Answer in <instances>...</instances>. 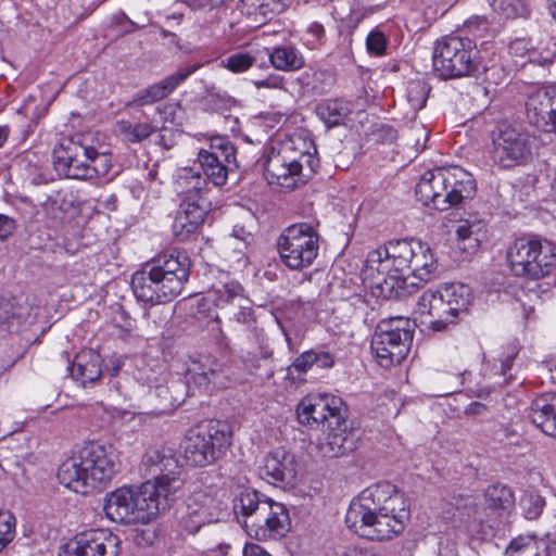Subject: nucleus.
<instances>
[{
	"mask_svg": "<svg viewBox=\"0 0 556 556\" xmlns=\"http://www.w3.org/2000/svg\"><path fill=\"white\" fill-rule=\"evenodd\" d=\"M511 274L528 280H540L556 269V244L539 237L515 239L506 249Z\"/></svg>",
	"mask_w": 556,
	"mask_h": 556,
	"instance_id": "nucleus-8",
	"label": "nucleus"
},
{
	"mask_svg": "<svg viewBox=\"0 0 556 556\" xmlns=\"http://www.w3.org/2000/svg\"><path fill=\"white\" fill-rule=\"evenodd\" d=\"M416 241L414 239L390 241L368 253L366 269L370 271L371 276L374 273L382 276V280L378 285L383 282L390 286L391 290L402 289L401 279L405 277L404 273L412 265Z\"/></svg>",
	"mask_w": 556,
	"mask_h": 556,
	"instance_id": "nucleus-12",
	"label": "nucleus"
},
{
	"mask_svg": "<svg viewBox=\"0 0 556 556\" xmlns=\"http://www.w3.org/2000/svg\"><path fill=\"white\" fill-rule=\"evenodd\" d=\"M432 64L443 79L470 76L478 67L476 43L468 37H443L435 42Z\"/></svg>",
	"mask_w": 556,
	"mask_h": 556,
	"instance_id": "nucleus-10",
	"label": "nucleus"
},
{
	"mask_svg": "<svg viewBox=\"0 0 556 556\" xmlns=\"http://www.w3.org/2000/svg\"><path fill=\"white\" fill-rule=\"evenodd\" d=\"M55 170L71 179L89 180L105 176L111 167V155L94 144L93 132H78L64 138L53 150Z\"/></svg>",
	"mask_w": 556,
	"mask_h": 556,
	"instance_id": "nucleus-4",
	"label": "nucleus"
},
{
	"mask_svg": "<svg viewBox=\"0 0 556 556\" xmlns=\"http://www.w3.org/2000/svg\"><path fill=\"white\" fill-rule=\"evenodd\" d=\"M315 364L319 368H331L334 365V357L329 352H315Z\"/></svg>",
	"mask_w": 556,
	"mask_h": 556,
	"instance_id": "nucleus-55",
	"label": "nucleus"
},
{
	"mask_svg": "<svg viewBox=\"0 0 556 556\" xmlns=\"http://www.w3.org/2000/svg\"><path fill=\"white\" fill-rule=\"evenodd\" d=\"M231 445L229 426L219 420H203L190 428L180 444V454L190 467H206L222 458Z\"/></svg>",
	"mask_w": 556,
	"mask_h": 556,
	"instance_id": "nucleus-7",
	"label": "nucleus"
},
{
	"mask_svg": "<svg viewBox=\"0 0 556 556\" xmlns=\"http://www.w3.org/2000/svg\"><path fill=\"white\" fill-rule=\"evenodd\" d=\"M118 470V457L112 445L85 442L58 470L61 484L75 493L88 494L103 489Z\"/></svg>",
	"mask_w": 556,
	"mask_h": 556,
	"instance_id": "nucleus-3",
	"label": "nucleus"
},
{
	"mask_svg": "<svg viewBox=\"0 0 556 556\" xmlns=\"http://www.w3.org/2000/svg\"><path fill=\"white\" fill-rule=\"evenodd\" d=\"M319 233L309 223H296L282 230L277 239V251L285 266L291 270L309 267L319 251Z\"/></svg>",
	"mask_w": 556,
	"mask_h": 556,
	"instance_id": "nucleus-11",
	"label": "nucleus"
},
{
	"mask_svg": "<svg viewBox=\"0 0 556 556\" xmlns=\"http://www.w3.org/2000/svg\"><path fill=\"white\" fill-rule=\"evenodd\" d=\"M307 31L317 40H320V39H323L325 37V28L318 22H313L308 26Z\"/></svg>",
	"mask_w": 556,
	"mask_h": 556,
	"instance_id": "nucleus-59",
	"label": "nucleus"
},
{
	"mask_svg": "<svg viewBox=\"0 0 556 556\" xmlns=\"http://www.w3.org/2000/svg\"><path fill=\"white\" fill-rule=\"evenodd\" d=\"M516 355H517V352H516L515 348H510V351L506 355L498 358V362L501 363L498 372L501 375L505 376L507 374V371H509L511 369V366H513Z\"/></svg>",
	"mask_w": 556,
	"mask_h": 556,
	"instance_id": "nucleus-54",
	"label": "nucleus"
},
{
	"mask_svg": "<svg viewBox=\"0 0 556 556\" xmlns=\"http://www.w3.org/2000/svg\"><path fill=\"white\" fill-rule=\"evenodd\" d=\"M200 67V64H193L191 66L180 68L161 81L149 86L141 92V104L154 103L165 99Z\"/></svg>",
	"mask_w": 556,
	"mask_h": 556,
	"instance_id": "nucleus-26",
	"label": "nucleus"
},
{
	"mask_svg": "<svg viewBox=\"0 0 556 556\" xmlns=\"http://www.w3.org/2000/svg\"><path fill=\"white\" fill-rule=\"evenodd\" d=\"M70 372L83 387L97 381L102 372L101 356L92 350L78 353L70 366Z\"/></svg>",
	"mask_w": 556,
	"mask_h": 556,
	"instance_id": "nucleus-29",
	"label": "nucleus"
},
{
	"mask_svg": "<svg viewBox=\"0 0 556 556\" xmlns=\"http://www.w3.org/2000/svg\"><path fill=\"white\" fill-rule=\"evenodd\" d=\"M554 98H556V87H546L531 92L526 102L530 123L545 132L549 130Z\"/></svg>",
	"mask_w": 556,
	"mask_h": 556,
	"instance_id": "nucleus-25",
	"label": "nucleus"
},
{
	"mask_svg": "<svg viewBox=\"0 0 556 556\" xmlns=\"http://www.w3.org/2000/svg\"><path fill=\"white\" fill-rule=\"evenodd\" d=\"M536 137L527 129L503 124L493 132L490 156L502 168L529 163L536 150Z\"/></svg>",
	"mask_w": 556,
	"mask_h": 556,
	"instance_id": "nucleus-13",
	"label": "nucleus"
},
{
	"mask_svg": "<svg viewBox=\"0 0 556 556\" xmlns=\"http://www.w3.org/2000/svg\"><path fill=\"white\" fill-rule=\"evenodd\" d=\"M207 179L194 167L179 168L175 179V191L181 200L205 199Z\"/></svg>",
	"mask_w": 556,
	"mask_h": 556,
	"instance_id": "nucleus-28",
	"label": "nucleus"
},
{
	"mask_svg": "<svg viewBox=\"0 0 556 556\" xmlns=\"http://www.w3.org/2000/svg\"><path fill=\"white\" fill-rule=\"evenodd\" d=\"M235 316L239 323H249L252 319V309L249 307H241V311L238 312Z\"/></svg>",
	"mask_w": 556,
	"mask_h": 556,
	"instance_id": "nucleus-60",
	"label": "nucleus"
},
{
	"mask_svg": "<svg viewBox=\"0 0 556 556\" xmlns=\"http://www.w3.org/2000/svg\"><path fill=\"white\" fill-rule=\"evenodd\" d=\"M261 472L270 478L274 483L293 484L298 475L295 456L285 448L278 447L264 457Z\"/></svg>",
	"mask_w": 556,
	"mask_h": 556,
	"instance_id": "nucleus-23",
	"label": "nucleus"
},
{
	"mask_svg": "<svg viewBox=\"0 0 556 556\" xmlns=\"http://www.w3.org/2000/svg\"><path fill=\"white\" fill-rule=\"evenodd\" d=\"M249 536L257 541L276 540L285 536L291 529V519L288 508L270 500L262 505L256 517L249 521H241Z\"/></svg>",
	"mask_w": 556,
	"mask_h": 556,
	"instance_id": "nucleus-17",
	"label": "nucleus"
},
{
	"mask_svg": "<svg viewBox=\"0 0 556 556\" xmlns=\"http://www.w3.org/2000/svg\"><path fill=\"white\" fill-rule=\"evenodd\" d=\"M73 206V202L66 199V194L60 191L54 192L49 195L47 201L45 202V207L47 211L52 212L55 217H58V212L66 213Z\"/></svg>",
	"mask_w": 556,
	"mask_h": 556,
	"instance_id": "nucleus-45",
	"label": "nucleus"
},
{
	"mask_svg": "<svg viewBox=\"0 0 556 556\" xmlns=\"http://www.w3.org/2000/svg\"><path fill=\"white\" fill-rule=\"evenodd\" d=\"M533 47L531 41L527 38H517L509 43V53L515 56L523 58L529 55L532 61Z\"/></svg>",
	"mask_w": 556,
	"mask_h": 556,
	"instance_id": "nucleus-50",
	"label": "nucleus"
},
{
	"mask_svg": "<svg viewBox=\"0 0 556 556\" xmlns=\"http://www.w3.org/2000/svg\"><path fill=\"white\" fill-rule=\"evenodd\" d=\"M548 370L551 371V379L556 382V362L549 365Z\"/></svg>",
	"mask_w": 556,
	"mask_h": 556,
	"instance_id": "nucleus-64",
	"label": "nucleus"
},
{
	"mask_svg": "<svg viewBox=\"0 0 556 556\" xmlns=\"http://www.w3.org/2000/svg\"><path fill=\"white\" fill-rule=\"evenodd\" d=\"M156 129H159V125H153V126H151V125L142 126L141 125V130H140L141 139L144 138V137H148L150 134H152Z\"/></svg>",
	"mask_w": 556,
	"mask_h": 556,
	"instance_id": "nucleus-63",
	"label": "nucleus"
},
{
	"mask_svg": "<svg viewBox=\"0 0 556 556\" xmlns=\"http://www.w3.org/2000/svg\"><path fill=\"white\" fill-rule=\"evenodd\" d=\"M413 341L409 320L395 317L381 320L371 338V351L381 367L400 364L407 355Z\"/></svg>",
	"mask_w": 556,
	"mask_h": 556,
	"instance_id": "nucleus-14",
	"label": "nucleus"
},
{
	"mask_svg": "<svg viewBox=\"0 0 556 556\" xmlns=\"http://www.w3.org/2000/svg\"><path fill=\"white\" fill-rule=\"evenodd\" d=\"M198 162L207 180L214 186H224L230 166L237 167L235 146L227 137H210L206 146L199 149Z\"/></svg>",
	"mask_w": 556,
	"mask_h": 556,
	"instance_id": "nucleus-15",
	"label": "nucleus"
},
{
	"mask_svg": "<svg viewBox=\"0 0 556 556\" xmlns=\"http://www.w3.org/2000/svg\"><path fill=\"white\" fill-rule=\"evenodd\" d=\"M135 422V426L131 428V430H135L136 429V414L135 413H131V412H121L118 413L117 416L114 417V422L115 425H118L119 428L122 429L124 426H126V424L128 422Z\"/></svg>",
	"mask_w": 556,
	"mask_h": 556,
	"instance_id": "nucleus-57",
	"label": "nucleus"
},
{
	"mask_svg": "<svg viewBox=\"0 0 556 556\" xmlns=\"http://www.w3.org/2000/svg\"><path fill=\"white\" fill-rule=\"evenodd\" d=\"M535 556H556V542L541 540Z\"/></svg>",
	"mask_w": 556,
	"mask_h": 556,
	"instance_id": "nucleus-56",
	"label": "nucleus"
},
{
	"mask_svg": "<svg viewBox=\"0 0 556 556\" xmlns=\"http://www.w3.org/2000/svg\"><path fill=\"white\" fill-rule=\"evenodd\" d=\"M207 213L206 199L181 200L180 208L177 212L184 218L190 220L198 227L203 223Z\"/></svg>",
	"mask_w": 556,
	"mask_h": 556,
	"instance_id": "nucleus-36",
	"label": "nucleus"
},
{
	"mask_svg": "<svg viewBox=\"0 0 556 556\" xmlns=\"http://www.w3.org/2000/svg\"><path fill=\"white\" fill-rule=\"evenodd\" d=\"M119 539L108 529H90L76 534L59 556H117Z\"/></svg>",
	"mask_w": 556,
	"mask_h": 556,
	"instance_id": "nucleus-18",
	"label": "nucleus"
},
{
	"mask_svg": "<svg viewBox=\"0 0 556 556\" xmlns=\"http://www.w3.org/2000/svg\"><path fill=\"white\" fill-rule=\"evenodd\" d=\"M114 132L126 143H136L139 141L138 124L126 119H119L114 125Z\"/></svg>",
	"mask_w": 556,
	"mask_h": 556,
	"instance_id": "nucleus-44",
	"label": "nucleus"
},
{
	"mask_svg": "<svg viewBox=\"0 0 556 556\" xmlns=\"http://www.w3.org/2000/svg\"><path fill=\"white\" fill-rule=\"evenodd\" d=\"M16 230V220L4 214H0V241H5Z\"/></svg>",
	"mask_w": 556,
	"mask_h": 556,
	"instance_id": "nucleus-52",
	"label": "nucleus"
},
{
	"mask_svg": "<svg viewBox=\"0 0 556 556\" xmlns=\"http://www.w3.org/2000/svg\"><path fill=\"white\" fill-rule=\"evenodd\" d=\"M476 193L473 176L458 166L425 172L415 187L417 200L425 206L446 211Z\"/></svg>",
	"mask_w": 556,
	"mask_h": 556,
	"instance_id": "nucleus-5",
	"label": "nucleus"
},
{
	"mask_svg": "<svg viewBox=\"0 0 556 556\" xmlns=\"http://www.w3.org/2000/svg\"><path fill=\"white\" fill-rule=\"evenodd\" d=\"M175 295L164 294L161 290V283L151 282L149 275L141 274V302L155 304L169 301Z\"/></svg>",
	"mask_w": 556,
	"mask_h": 556,
	"instance_id": "nucleus-38",
	"label": "nucleus"
},
{
	"mask_svg": "<svg viewBox=\"0 0 556 556\" xmlns=\"http://www.w3.org/2000/svg\"><path fill=\"white\" fill-rule=\"evenodd\" d=\"M523 516L529 519H536L545 506L544 498L535 492L529 491L520 500Z\"/></svg>",
	"mask_w": 556,
	"mask_h": 556,
	"instance_id": "nucleus-39",
	"label": "nucleus"
},
{
	"mask_svg": "<svg viewBox=\"0 0 556 556\" xmlns=\"http://www.w3.org/2000/svg\"><path fill=\"white\" fill-rule=\"evenodd\" d=\"M270 498L253 491H242L233 501V510L237 516L243 517L242 521H249L256 517L262 505H266Z\"/></svg>",
	"mask_w": 556,
	"mask_h": 556,
	"instance_id": "nucleus-34",
	"label": "nucleus"
},
{
	"mask_svg": "<svg viewBox=\"0 0 556 556\" xmlns=\"http://www.w3.org/2000/svg\"><path fill=\"white\" fill-rule=\"evenodd\" d=\"M438 264L434 255L427 243L419 240L416 241L414 248V255L412 257V265L407 270L409 275L401 279L402 290L408 287H418L419 283H426L430 281L437 270Z\"/></svg>",
	"mask_w": 556,
	"mask_h": 556,
	"instance_id": "nucleus-24",
	"label": "nucleus"
},
{
	"mask_svg": "<svg viewBox=\"0 0 556 556\" xmlns=\"http://www.w3.org/2000/svg\"><path fill=\"white\" fill-rule=\"evenodd\" d=\"M142 466L153 475L141 483V523H146L169 510L185 479L172 450L165 446L149 447L141 457Z\"/></svg>",
	"mask_w": 556,
	"mask_h": 556,
	"instance_id": "nucleus-2",
	"label": "nucleus"
},
{
	"mask_svg": "<svg viewBox=\"0 0 556 556\" xmlns=\"http://www.w3.org/2000/svg\"><path fill=\"white\" fill-rule=\"evenodd\" d=\"M223 366L217 358L211 354H195L188 357L186 362L187 389L190 384L194 388L208 391L211 386L218 383Z\"/></svg>",
	"mask_w": 556,
	"mask_h": 556,
	"instance_id": "nucleus-22",
	"label": "nucleus"
},
{
	"mask_svg": "<svg viewBox=\"0 0 556 556\" xmlns=\"http://www.w3.org/2000/svg\"><path fill=\"white\" fill-rule=\"evenodd\" d=\"M328 432L318 442L317 448L324 457L336 458L353 452L357 446L358 431L350 427L340 416L339 420L329 425Z\"/></svg>",
	"mask_w": 556,
	"mask_h": 556,
	"instance_id": "nucleus-21",
	"label": "nucleus"
},
{
	"mask_svg": "<svg viewBox=\"0 0 556 556\" xmlns=\"http://www.w3.org/2000/svg\"><path fill=\"white\" fill-rule=\"evenodd\" d=\"M530 419L542 432L556 437V394L536 397L531 405Z\"/></svg>",
	"mask_w": 556,
	"mask_h": 556,
	"instance_id": "nucleus-27",
	"label": "nucleus"
},
{
	"mask_svg": "<svg viewBox=\"0 0 556 556\" xmlns=\"http://www.w3.org/2000/svg\"><path fill=\"white\" fill-rule=\"evenodd\" d=\"M388 39L379 29H372L366 38V48L369 54L382 56L386 54Z\"/></svg>",
	"mask_w": 556,
	"mask_h": 556,
	"instance_id": "nucleus-43",
	"label": "nucleus"
},
{
	"mask_svg": "<svg viewBox=\"0 0 556 556\" xmlns=\"http://www.w3.org/2000/svg\"><path fill=\"white\" fill-rule=\"evenodd\" d=\"M268 58L271 66L282 72L299 71L305 63L302 53L293 46L275 47Z\"/></svg>",
	"mask_w": 556,
	"mask_h": 556,
	"instance_id": "nucleus-33",
	"label": "nucleus"
},
{
	"mask_svg": "<svg viewBox=\"0 0 556 556\" xmlns=\"http://www.w3.org/2000/svg\"><path fill=\"white\" fill-rule=\"evenodd\" d=\"M256 64V56L251 52H236L222 60V66L235 74L248 72Z\"/></svg>",
	"mask_w": 556,
	"mask_h": 556,
	"instance_id": "nucleus-37",
	"label": "nucleus"
},
{
	"mask_svg": "<svg viewBox=\"0 0 556 556\" xmlns=\"http://www.w3.org/2000/svg\"><path fill=\"white\" fill-rule=\"evenodd\" d=\"M494 11L505 15L507 18L525 16L527 8L522 0H488Z\"/></svg>",
	"mask_w": 556,
	"mask_h": 556,
	"instance_id": "nucleus-41",
	"label": "nucleus"
},
{
	"mask_svg": "<svg viewBox=\"0 0 556 556\" xmlns=\"http://www.w3.org/2000/svg\"><path fill=\"white\" fill-rule=\"evenodd\" d=\"M142 275H149L151 282L161 283V290L167 295H179L190 275V262L185 255L163 256L141 268Z\"/></svg>",
	"mask_w": 556,
	"mask_h": 556,
	"instance_id": "nucleus-16",
	"label": "nucleus"
},
{
	"mask_svg": "<svg viewBox=\"0 0 556 556\" xmlns=\"http://www.w3.org/2000/svg\"><path fill=\"white\" fill-rule=\"evenodd\" d=\"M173 233L179 241L187 240L192 233L198 230V226L190 220L184 218L179 214L176 215L173 223Z\"/></svg>",
	"mask_w": 556,
	"mask_h": 556,
	"instance_id": "nucleus-47",
	"label": "nucleus"
},
{
	"mask_svg": "<svg viewBox=\"0 0 556 556\" xmlns=\"http://www.w3.org/2000/svg\"><path fill=\"white\" fill-rule=\"evenodd\" d=\"M252 83L256 89H262V88L282 89L283 88V78L276 74H270L263 79H254V80H252Z\"/></svg>",
	"mask_w": 556,
	"mask_h": 556,
	"instance_id": "nucleus-51",
	"label": "nucleus"
},
{
	"mask_svg": "<svg viewBox=\"0 0 556 556\" xmlns=\"http://www.w3.org/2000/svg\"><path fill=\"white\" fill-rule=\"evenodd\" d=\"M428 92V88L424 81L412 80L408 83L406 98L413 110L419 111L425 108Z\"/></svg>",
	"mask_w": 556,
	"mask_h": 556,
	"instance_id": "nucleus-40",
	"label": "nucleus"
},
{
	"mask_svg": "<svg viewBox=\"0 0 556 556\" xmlns=\"http://www.w3.org/2000/svg\"><path fill=\"white\" fill-rule=\"evenodd\" d=\"M212 503L213 496L208 489L193 485L190 495L186 500V514L192 521L191 526H187L190 530H199L206 522Z\"/></svg>",
	"mask_w": 556,
	"mask_h": 556,
	"instance_id": "nucleus-30",
	"label": "nucleus"
},
{
	"mask_svg": "<svg viewBox=\"0 0 556 556\" xmlns=\"http://www.w3.org/2000/svg\"><path fill=\"white\" fill-rule=\"evenodd\" d=\"M409 517V504L404 493L390 482H378L351 501L345 523L357 535L382 542L401 534Z\"/></svg>",
	"mask_w": 556,
	"mask_h": 556,
	"instance_id": "nucleus-1",
	"label": "nucleus"
},
{
	"mask_svg": "<svg viewBox=\"0 0 556 556\" xmlns=\"http://www.w3.org/2000/svg\"><path fill=\"white\" fill-rule=\"evenodd\" d=\"M342 401L327 394L307 395L298 405L296 415L300 424L311 428L320 425H333L342 416Z\"/></svg>",
	"mask_w": 556,
	"mask_h": 556,
	"instance_id": "nucleus-19",
	"label": "nucleus"
},
{
	"mask_svg": "<svg viewBox=\"0 0 556 556\" xmlns=\"http://www.w3.org/2000/svg\"><path fill=\"white\" fill-rule=\"evenodd\" d=\"M139 486L123 485L106 496L105 515L114 522L126 525L139 520Z\"/></svg>",
	"mask_w": 556,
	"mask_h": 556,
	"instance_id": "nucleus-20",
	"label": "nucleus"
},
{
	"mask_svg": "<svg viewBox=\"0 0 556 556\" xmlns=\"http://www.w3.org/2000/svg\"><path fill=\"white\" fill-rule=\"evenodd\" d=\"M535 534L528 533V534H520L516 538H514L508 546L505 549L506 556H517L530 546H532L535 542Z\"/></svg>",
	"mask_w": 556,
	"mask_h": 556,
	"instance_id": "nucleus-46",
	"label": "nucleus"
},
{
	"mask_svg": "<svg viewBox=\"0 0 556 556\" xmlns=\"http://www.w3.org/2000/svg\"><path fill=\"white\" fill-rule=\"evenodd\" d=\"M486 508L500 516L508 514L515 505L511 490L503 484L490 485L484 493Z\"/></svg>",
	"mask_w": 556,
	"mask_h": 556,
	"instance_id": "nucleus-35",
	"label": "nucleus"
},
{
	"mask_svg": "<svg viewBox=\"0 0 556 556\" xmlns=\"http://www.w3.org/2000/svg\"><path fill=\"white\" fill-rule=\"evenodd\" d=\"M458 248L468 254L478 251L485 235V225L481 220H462L456 229Z\"/></svg>",
	"mask_w": 556,
	"mask_h": 556,
	"instance_id": "nucleus-32",
	"label": "nucleus"
},
{
	"mask_svg": "<svg viewBox=\"0 0 556 556\" xmlns=\"http://www.w3.org/2000/svg\"><path fill=\"white\" fill-rule=\"evenodd\" d=\"M486 409V406L479 402L471 403L467 408L466 413L469 415H480Z\"/></svg>",
	"mask_w": 556,
	"mask_h": 556,
	"instance_id": "nucleus-61",
	"label": "nucleus"
},
{
	"mask_svg": "<svg viewBox=\"0 0 556 556\" xmlns=\"http://www.w3.org/2000/svg\"><path fill=\"white\" fill-rule=\"evenodd\" d=\"M298 141L306 146L298 137L289 138L271 148L265 163V176L269 185L293 190L304 184L303 162H309L312 156L307 150L298 147Z\"/></svg>",
	"mask_w": 556,
	"mask_h": 556,
	"instance_id": "nucleus-9",
	"label": "nucleus"
},
{
	"mask_svg": "<svg viewBox=\"0 0 556 556\" xmlns=\"http://www.w3.org/2000/svg\"><path fill=\"white\" fill-rule=\"evenodd\" d=\"M472 302L471 289L460 282L443 283L425 291L418 299L414 314L420 324L433 331H443L466 313Z\"/></svg>",
	"mask_w": 556,
	"mask_h": 556,
	"instance_id": "nucleus-6",
	"label": "nucleus"
},
{
	"mask_svg": "<svg viewBox=\"0 0 556 556\" xmlns=\"http://www.w3.org/2000/svg\"><path fill=\"white\" fill-rule=\"evenodd\" d=\"M215 0H190V3L195 9H211L215 4Z\"/></svg>",
	"mask_w": 556,
	"mask_h": 556,
	"instance_id": "nucleus-62",
	"label": "nucleus"
},
{
	"mask_svg": "<svg viewBox=\"0 0 556 556\" xmlns=\"http://www.w3.org/2000/svg\"><path fill=\"white\" fill-rule=\"evenodd\" d=\"M15 535V517L5 510H0V551H2Z\"/></svg>",
	"mask_w": 556,
	"mask_h": 556,
	"instance_id": "nucleus-42",
	"label": "nucleus"
},
{
	"mask_svg": "<svg viewBox=\"0 0 556 556\" xmlns=\"http://www.w3.org/2000/svg\"><path fill=\"white\" fill-rule=\"evenodd\" d=\"M315 112L327 128H332L344 124L352 113V103L343 99H326L316 105Z\"/></svg>",
	"mask_w": 556,
	"mask_h": 556,
	"instance_id": "nucleus-31",
	"label": "nucleus"
},
{
	"mask_svg": "<svg viewBox=\"0 0 556 556\" xmlns=\"http://www.w3.org/2000/svg\"><path fill=\"white\" fill-rule=\"evenodd\" d=\"M315 364V351H306L302 353L293 362V367L299 372H305Z\"/></svg>",
	"mask_w": 556,
	"mask_h": 556,
	"instance_id": "nucleus-53",
	"label": "nucleus"
},
{
	"mask_svg": "<svg viewBox=\"0 0 556 556\" xmlns=\"http://www.w3.org/2000/svg\"><path fill=\"white\" fill-rule=\"evenodd\" d=\"M243 288L237 281H229L222 285L220 288L217 289L218 301L219 302H231L236 298L243 296Z\"/></svg>",
	"mask_w": 556,
	"mask_h": 556,
	"instance_id": "nucleus-48",
	"label": "nucleus"
},
{
	"mask_svg": "<svg viewBox=\"0 0 556 556\" xmlns=\"http://www.w3.org/2000/svg\"><path fill=\"white\" fill-rule=\"evenodd\" d=\"M341 556H387L381 548L374 546L350 545L346 546Z\"/></svg>",
	"mask_w": 556,
	"mask_h": 556,
	"instance_id": "nucleus-49",
	"label": "nucleus"
},
{
	"mask_svg": "<svg viewBox=\"0 0 556 556\" xmlns=\"http://www.w3.org/2000/svg\"><path fill=\"white\" fill-rule=\"evenodd\" d=\"M243 556H271L262 546L255 543H247L243 548Z\"/></svg>",
	"mask_w": 556,
	"mask_h": 556,
	"instance_id": "nucleus-58",
	"label": "nucleus"
}]
</instances>
